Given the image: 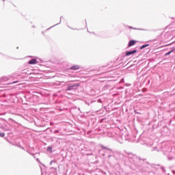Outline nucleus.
Masks as SVG:
<instances>
[{
  "mask_svg": "<svg viewBox=\"0 0 175 175\" xmlns=\"http://www.w3.org/2000/svg\"><path fill=\"white\" fill-rule=\"evenodd\" d=\"M136 53H137V50H133L131 51H128L126 53V57L129 56V55H132L133 54H136Z\"/></svg>",
  "mask_w": 175,
  "mask_h": 175,
  "instance_id": "nucleus-1",
  "label": "nucleus"
},
{
  "mask_svg": "<svg viewBox=\"0 0 175 175\" xmlns=\"http://www.w3.org/2000/svg\"><path fill=\"white\" fill-rule=\"evenodd\" d=\"M135 44H136V40H132L129 41L128 47H132V46H135Z\"/></svg>",
  "mask_w": 175,
  "mask_h": 175,
  "instance_id": "nucleus-2",
  "label": "nucleus"
},
{
  "mask_svg": "<svg viewBox=\"0 0 175 175\" xmlns=\"http://www.w3.org/2000/svg\"><path fill=\"white\" fill-rule=\"evenodd\" d=\"M80 69V66L79 65H74L70 68L71 70H79Z\"/></svg>",
  "mask_w": 175,
  "mask_h": 175,
  "instance_id": "nucleus-3",
  "label": "nucleus"
},
{
  "mask_svg": "<svg viewBox=\"0 0 175 175\" xmlns=\"http://www.w3.org/2000/svg\"><path fill=\"white\" fill-rule=\"evenodd\" d=\"M29 65H35V64H38V61L36 60V59H32L29 61Z\"/></svg>",
  "mask_w": 175,
  "mask_h": 175,
  "instance_id": "nucleus-4",
  "label": "nucleus"
},
{
  "mask_svg": "<svg viewBox=\"0 0 175 175\" xmlns=\"http://www.w3.org/2000/svg\"><path fill=\"white\" fill-rule=\"evenodd\" d=\"M46 150L48 151V152H53V147L49 146Z\"/></svg>",
  "mask_w": 175,
  "mask_h": 175,
  "instance_id": "nucleus-5",
  "label": "nucleus"
},
{
  "mask_svg": "<svg viewBox=\"0 0 175 175\" xmlns=\"http://www.w3.org/2000/svg\"><path fill=\"white\" fill-rule=\"evenodd\" d=\"M148 46H150V44H145V45H143L140 47V49H146V47H148Z\"/></svg>",
  "mask_w": 175,
  "mask_h": 175,
  "instance_id": "nucleus-6",
  "label": "nucleus"
},
{
  "mask_svg": "<svg viewBox=\"0 0 175 175\" xmlns=\"http://www.w3.org/2000/svg\"><path fill=\"white\" fill-rule=\"evenodd\" d=\"M174 50V49H173L171 51L165 53V55H170V54H172V53H173V51Z\"/></svg>",
  "mask_w": 175,
  "mask_h": 175,
  "instance_id": "nucleus-7",
  "label": "nucleus"
},
{
  "mask_svg": "<svg viewBox=\"0 0 175 175\" xmlns=\"http://www.w3.org/2000/svg\"><path fill=\"white\" fill-rule=\"evenodd\" d=\"M5 136V133H0V137H3Z\"/></svg>",
  "mask_w": 175,
  "mask_h": 175,
  "instance_id": "nucleus-8",
  "label": "nucleus"
},
{
  "mask_svg": "<svg viewBox=\"0 0 175 175\" xmlns=\"http://www.w3.org/2000/svg\"><path fill=\"white\" fill-rule=\"evenodd\" d=\"M161 47H163V46H161Z\"/></svg>",
  "mask_w": 175,
  "mask_h": 175,
  "instance_id": "nucleus-9",
  "label": "nucleus"
},
{
  "mask_svg": "<svg viewBox=\"0 0 175 175\" xmlns=\"http://www.w3.org/2000/svg\"><path fill=\"white\" fill-rule=\"evenodd\" d=\"M3 1H5V0H3Z\"/></svg>",
  "mask_w": 175,
  "mask_h": 175,
  "instance_id": "nucleus-10",
  "label": "nucleus"
}]
</instances>
